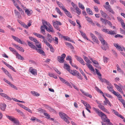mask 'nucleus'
<instances>
[{
	"instance_id": "1",
	"label": "nucleus",
	"mask_w": 125,
	"mask_h": 125,
	"mask_svg": "<svg viewBox=\"0 0 125 125\" xmlns=\"http://www.w3.org/2000/svg\"><path fill=\"white\" fill-rule=\"evenodd\" d=\"M6 117L9 119L13 122L14 125H17L18 124H20L19 121L15 117L10 116L7 115H6Z\"/></svg>"
},
{
	"instance_id": "2",
	"label": "nucleus",
	"mask_w": 125,
	"mask_h": 125,
	"mask_svg": "<svg viewBox=\"0 0 125 125\" xmlns=\"http://www.w3.org/2000/svg\"><path fill=\"white\" fill-rule=\"evenodd\" d=\"M54 27L57 30L60 31V29L58 25H61L62 24L60 22L57 21H52Z\"/></svg>"
},
{
	"instance_id": "3",
	"label": "nucleus",
	"mask_w": 125,
	"mask_h": 125,
	"mask_svg": "<svg viewBox=\"0 0 125 125\" xmlns=\"http://www.w3.org/2000/svg\"><path fill=\"white\" fill-rule=\"evenodd\" d=\"M59 115L67 123H69V121H67L66 118L67 117V115L65 114L62 112H60L59 113Z\"/></svg>"
},
{
	"instance_id": "4",
	"label": "nucleus",
	"mask_w": 125,
	"mask_h": 125,
	"mask_svg": "<svg viewBox=\"0 0 125 125\" xmlns=\"http://www.w3.org/2000/svg\"><path fill=\"white\" fill-rule=\"evenodd\" d=\"M74 57L78 61L83 65H85V62L80 57L76 55H75Z\"/></svg>"
},
{
	"instance_id": "5",
	"label": "nucleus",
	"mask_w": 125,
	"mask_h": 125,
	"mask_svg": "<svg viewBox=\"0 0 125 125\" xmlns=\"http://www.w3.org/2000/svg\"><path fill=\"white\" fill-rule=\"evenodd\" d=\"M93 110L98 114L99 116L101 115H105L104 114L102 113L98 109L94 107H93Z\"/></svg>"
},
{
	"instance_id": "6",
	"label": "nucleus",
	"mask_w": 125,
	"mask_h": 125,
	"mask_svg": "<svg viewBox=\"0 0 125 125\" xmlns=\"http://www.w3.org/2000/svg\"><path fill=\"white\" fill-rule=\"evenodd\" d=\"M114 45L117 50L121 51H123V47H121L119 45V44L118 43H114Z\"/></svg>"
},
{
	"instance_id": "7",
	"label": "nucleus",
	"mask_w": 125,
	"mask_h": 125,
	"mask_svg": "<svg viewBox=\"0 0 125 125\" xmlns=\"http://www.w3.org/2000/svg\"><path fill=\"white\" fill-rule=\"evenodd\" d=\"M90 35L92 39V40L94 42H95L97 43L98 44L99 42L98 41V39L97 37H95L94 35L91 33H90Z\"/></svg>"
},
{
	"instance_id": "8",
	"label": "nucleus",
	"mask_w": 125,
	"mask_h": 125,
	"mask_svg": "<svg viewBox=\"0 0 125 125\" xmlns=\"http://www.w3.org/2000/svg\"><path fill=\"white\" fill-rule=\"evenodd\" d=\"M29 71L33 75H37V70L35 69H33L32 67H30Z\"/></svg>"
},
{
	"instance_id": "9",
	"label": "nucleus",
	"mask_w": 125,
	"mask_h": 125,
	"mask_svg": "<svg viewBox=\"0 0 125 125\" xmlns=\"http://www.w3.org/2000/svg\"><path fill=\"white\" fill-rule=\"evenodd\" d=\"M69 72L74 76H76V74H79V72L75 70H70Z\"/></svg>"
},
{
	"instance_id": "10",
	"label": "nucleus",
	"mask_w": 125,
	"mask_h": 125,
	"mask_svg": "<svg viewBox=\"0 0 125 125\" xmlns=\"http://www.w3.org/2000/svg\"><path fill=\"white\" fill-rule=\"evenodd\" d=\"M69 72L74 76H76V74H79V72L75 70H70Z\"/></svg>"
},
{
	"instance_id": "11",
	"label": "nucleus",
	"mask_w": 125,
	"mask_h": 125,
	"mask_svg": "<svg viewBox=\"0 0 125 125\" xmlns=\"http://www.w3.org/2000/svg\"><path fill=\"white\" fill-rule=\"evenodd\" d=\"M18 105L20 106L22 108H24L25 110L28 111L29 112L32 113V111L30 109H29L27 107L25 106L22 105L21 104H19Z\"/></svg>"
},
{
	"instance_id": "12",
	"label": "nucleus",
	"mask_w": 125,
	"mask_h": 125,
	"mask_svg": "<svg viewBox=\"0 0 125 125\" xmlns=\"http://www.w3.org/2000/svg\"><path fill=\"white\" fill-rule=\"evenodd\" d=\"M12 37L17 42H19V43L21 44H22L23 43L22 41H21V40L19 39L17 37H16L15 36H13V35L12 36Z\"/></svg>"
},
{
	"instance_id": "13",
	"label": "nucleus",
	"mask_w": 125,
	"mask_h": 125,
	"mask_svg": "<svg viewBox=\"0 0 125 125\" xmlns=\"http://www.w3.org/2000/svg\"><path fill=\"white\" fill-rule=\"evenodd\" d=\"M27 42L28 45L31 48L35 50L36 49V47L33 44L32 42H30L28 41H27Z\"/></svg>"
},
{
	"instance_id": "14",
	"label": "nucleus",
	"mask_w": 125,
	"mask_h": 125,
	"mask_svg": "<svg viewBox=\"0 0 125 125\" xmlns=\"http://www.w3.org/2000/svg\"><path fill=\"white\" fill-rule=\"evenodd\" d=\"M105 115H100L99 116L101 117L102 121L104 122H107L108 119H109L107 117L106 115L104 114Z\"/></svg>"
},
{
	"instance_id": "15",
	"label": "nucleus",
	"mask_w": 125,
	"mask_h": 125,
	"mask_svg": "<svg viewBox=\"0 0 125 125\" xmlns=\"http://www.w3.org/2000/svg\"><path fill=\"white\" fill-rule=\"evenodd\" d=\"M0 95L9 100H11V98H10L9 97V96H8L7 94L4 93H0Z\"/></svg>"
},
{
	"instance_id": "16",
	"label": "nucleus",
	"mask_w": 125,
	"mask_h": 125,
	"mask_svg": "<svg viewBox=\"0 0 125 125\" xmlns=\"http://www.w3.org/2000/svg\"><path fill=\"white\" fill-rule=\"evenodd\" d=\"M25 13L28 16H29L32 13V11L28 9H25Z\"/></svg>"
},
{
	"instance_id": "17",
	"label": "nucleus",
	"mask_w": 125,
	"mask_h": 125,
	"mask_svg": "<svg viewBox=\"0 0 125 125\" xmlns=\"http://www.w3.org/2000/svg\"><path fill=\"white\" fill-rule=\"evenodd\" d=\"M40 54L42 55H43L44 56L45 55V53L42 50L40 49H38L37 48L35 49Z\"/></svg>"
},
{
	"instance_id": "18",
	"label": "nucleus",
	"mask_w": 125,
	"mask_h": 125,
	"mask_svg": "<svg viewBox=\"0 0 125 125\" xmlns=\"http://www.w3.org/2000/svg\"><path fill=\"white\" fill-rule=\"evenodd\" d=\"M56 3L59 7L61 8L62 9L63 11L64 10V9H66L65 7L62 4V3H61L59 2L58 1H56Z\"/></svg>"
},
{
	"instance_id": "19",
	"label": "nucleus",
	"mask_w": 125,
	"mask_h": 125,
	"mask_svg": "<svg viewBox=\"0 0 125 125\" xmlns=\"http://www.w3.org/2000/svg\"><path fill=\"white\" fill-rule=\"evenodd\" d=\"M100 12L103 17L107 18V17H108V16L105 12H104L102 10H101Z\"/></svg>"
},
{
	"instance_id": "20",
	"label": "nucleus",
	"mask_w": 125,
	"mask_h": 125,
	"mask_svg": "<svg viewBox=\"0 0 125 125\" xmlns=\"http://www.w3.org/2000/svg\"><path fill=\"white\" fill-rule=\"evenodd\" d=\"M117 18L118 21L121 22L122 27L123 26H124V25H125V24L123 20L122 19L119 17H118Z\"/></svg>"
},
{
	"instance_id": "21",
	"label": "nucleus",
	"mask_w": 125,
	"mask_h": 125,
	"mask_svg": "<svg viewBox=\"0 0 125 125\" xmlns=\"http://www.w3.org/2000/svg\"><path fill=\"white\" fill-rule=\"evenodd\" d=\"M63 11L67 16L70 18H71L72 17V16L71 15L70 13L66 9H64V10Z\"/></svg>"
},
{
	"instance_id": "22",
	"label": "nucleus",
	"mask_w": 125,
	"mask_h": 125,
	"mask_svg": "<svg viewBox=\"0 0 125 125\" xmlns=\"http://www.w3.org/2000/svg\"><path fill=\"white\" fill-rule=\"evenodd\" d=\"M114 85L115 87L119 91L121 92L122 94L123 93V92L120 87L118 85L116 84H114Z\"/></svg>"
},
{
	"instance_id": "23",
	"label": "nucleus",
	"mask_w": 125,
	"mask_h": 125,
	"mask_svg": "<svg viewBox=\"0 0 125 125\" xmlns=\"http://www.w3.org/2000/svg\"><path fill=\"white\" fill-rule=\"evenodd\" d=\"M103 46H101V48L103 50H106L108 48V46L106 42H105V43L104 44H102Z\"/></svg>"
},
{
	"instance_id": "24",
	"label": "nucleus",
	"mask_w": 125,
	"mask_h": 125,
	"mask_svg": "<svg viewBox=\"0 0 125 125\" xmlns=\"http://www.w3.org/2000/svg\"><path fill=\"white\" fill-rule=\"evenodd\" d=\"M86 64L90 70H91L93 72H94L95 71L93 67L91 64L88 63H86Z\"/></svg>"
},
{
	"instance_id": "25",
	"label": "nucleus",
	"mask_w": 125,
	"mask_h": 125,
	"mask_svg": "<svg viewBox=\"0 0 125 125\" xmlns=\"http://www.w3.org/2000/svg\"><path fill=\"white\" fill-rule=\"evenodd\" d=\"M81 92H82V93L85 96L89 97L90 98H91L92 97V96L91 95L89 94V93H86L84 92L82 90H81Z\"/></svg>"
},
{
	"instance_id": "26",
	"label": "nucleus",
	"mask_w": 125,
	"mask_h": 125,
	"mask_svg": "<svg viewBox=\"0 0 125 125\" xmlns=\"http://www.w3.org/2000/svg\"><path fill=\"white\" fill-rule=\"evenodd\" d=\"M40 111H42V112H43L44 113V115L46 116V118L48 119H49L50 118V116L48 114L46 113H45V111L44 110H43L42 109H41Z\"/></svg>"
},
{
	"instance_id": "27",
	"label": "nucleus",
	"mask_w": 125,
	"mask_h": 125,
	"mask_svg": "<svg viewBox=\"0 0 125 125\" xmlns=\"http://www.w3.org/2000/svg\"><path fill=\"white\" fill-rule=\"evenodd\" d=\"M98 38L102 44H104L105 43V41L101 36V34L99 36Z\"/></svg>"
},
{
	"instance_id": "28",
	"label": "nucleus",
	"mask_w": 125,
	"mask_h": 125,
	"mask_svg": "<svg viewBox=\"0 0 125 125\" xmlns=\"http://www.w3.org/2000/svg\"><path fill=\"white\" fill-rule=\"evenodd\" d=\"M6 106V105L4 103L1 104L0 105V108L1 110L4 111Z\"/></svg>"
},
{
	"instance_id": "29",
	"label": "nucleus",
	"mask_w": 125,
	"mask_h": 125,
	"mask_svg": "<svg viewBox=\"0 0 125 125\" xmlns=\"http://www.w3.org/2000/svg\"><path fill=\"white\" fill-rule=\"evenodd\" d=\"M47 38L48 41L50 42H52V38L51 35L49 34H47Z\"/></svg>"
},
{
	"instance_id": "30",
	"label": "nucleus",
	"mask_w": 125,
	"mask_h": 125,
	"mask_svg": "<svg viewBox=\"0 0 125 125\" xmlns=\"http://www.w3.org/2000/svg\"><path fill=\"white\" fill-rule=\"evenodd\" d=\"M81 35L83 37L84 39H86L87 40H88V39L86 36L85 33L83 32L82 31H80Z\"/></svg>"
},
{
	"instance_id": "31",
	"label": "nucleus",
	"mask_w": 125,
	"mask_h": 125,
	"mask_svg": "<svg viewBox=\"0 0 125 125\" xmlns=\"http://www.w3.org/2000/svg\"><path fill=\"white\" fill-rule=\"evenodd\" d=\"M116 67L117 68V70L119 72L123 74L124 73L123 71L120 68L119 65L118 64H117Z\"/></svg>"
},
{
	"instance_id": "32",
	"label": "nucleus",
	"mask_w": 125,
	"mask_h": 125,
	"mask_svg": "<svg viewBox=\"0 0 125 125\" xmlns=\"http://www.w3.org/2000/svg\"><path fill=\"white\" fill-rule=\"evenodd\" d=\"M45 27L42 26H41V32L44 35L45 34Z\"/></svg>"
},
{
	"instance_id": "33",
	"label": "nucleus",
	"mask_w": 125,
	"mask_h": 125,
	"mask_svg": "<svg viewBox=\"0 0 125 125\" xmlns=\"http://www.w3.org/2000/svg\"><path fill=\"white\" fill-rule=\"evenodd\" d=\"M100 21L102 22V23L104 24L105 25L107 24L106 21L107 20L105 19H104L102 18H100Z\"/></svg>"
},
{
	"instance_id": "34",
	"label": "nucleus",
	"mask_w": 125,
	"mask_h": 125,
	"mask_svg": "<svg viewBox=\"0 0 125 125\" xmlns=\"http://www.w3.org/2000/svg\"><path fill=\"white\" fill-rule=\"evenodd\" d=\"M25 28L27 29L31 25V24L30 23H29L27 25H26L24 23H22L21 24Z\"/></svg>"
},
{
	"instance_id": "35",
	"label": "nucleus",
	"mask_w": 125,
	"mask_h": 125,
	"mask_svg": "<svg viewBox=\"0 0 125 125\" xmlns=\"http://www.w3.org/2000/svg\"><path fill=\"white\" fill-rule=\"evenodd\" d=\"M57 60L60 63H63L64 62V59L61 58L60 56H58L57 57Z\"/></svg>"
},
{
	"instance_id": "36",
	"label": "nucleus",
	"mask_w": 125,
	"mask_h": 125,
	"mask_svg": "<svg viewBox=\"0 0 125 125\" xmlns=\"http://www.w3.org/2000/svg\"><path fill=\"white\" fill-rule=\"evenodd\" d=\"M46 30L49 32H54V31L53 30V28H49L47 27H46L45 28Z\"/></svg>"
},
{
	"instance_id": "37",
	"label": "nucleus",
	"mask_w": 125,
	"mask_h": 125,
	"mask_svg": "<svg viewBox=\"0 0 125 125\" xmlns=\"http://www.w3.org/2000/svg\"><path fill=\"white\" fill-rule=\"evenodd\" d=\"M16 54L17 57V58L18 59L21 60H22L24 58L21 55L18 54V53H16Z\"/></svg>"
},
{
	"instance_id": "38",
	"label": "nucleus",
	"mask_w": 125,
	"mask_h": 125,
	"mask_svg": "<svg viewBox=\"0 0 125 125\" xmlns=\"http://www.w3.org/2000/svg\"><path fill=\"white\" fill-rule=\"evenodd\" d=\"M86 10L87 13H88L89 15H92L93 14V13L90 9L86 8Z\"/></svg>"
},
{
	"instance_id": "39",
	"label": "nucleus",
	"mask_w": 125,
	"mask_h": 125,
	"mask_svg": "<svg viewBox=\"0 0 125 125\" xmlns=\"http://www.w3.org/2000/svg\"><path fill=\"white\" fill-rule=\"evenodd\" d=\"M14 12L15 15L18 16V18L20 19L21 16L20 15V13L16 10H14Z\"/></svg>"
},
{
	"instance_id": "40",
	"label": "nucleus",
	"mask_w": 125,
	"mask_h": 125,
	"mask_svg": "<svg viewBox=\"0 0 125 125\" xmlns=\"http://www.w3.org/2000/svg\"><path fill=\"white\" fill-rule=\"evenodd\" d=\"M31 94L34 96H38L40 95V94L36 92L35 91H31Z\"/></svg>"
},
{
	"instance_id": "41",
	"label": "nucleus",
	"mask_w": 125,
	"mask_h": 125,
	"mask_svg": "<svg viewBox=\"0 0 125 125\" xmlns=\"http://www.w3.org/2000/svg\"><path fill=\"white\" fill-rule=\"evenodd\" d=\"M64 67L68 71L70 70V67L69 65L65 64L64 65Z\"/></svg>"
},
{
	"instance_id": "42",
	"label": "nucleus",
	"mask_w": 125,
	"mask_h": 125,
	"mask_svg": "<svg viewBox=\"0 0 125 125\" xmlns=\"http://www.w3.org/2000/svg\"><path fill=\"white\" fill-rule=\"evenodd\" d=\"M104 105H106L108 104L110 106H112V104H111L110 102L108 100H107V101H104Z\"/></svg>"
},
{
	"instance_id": "43",
	"label": "nucleus",
	"mask_w": 125,
	"mask_h": 125,
	"mask_svg": "<svg viewBox=\"0 0 125 125\" xmlns=\"http://www.w3.org/2000/svg\"><path fill=\"white\" fill-rule=\"evenodd\" d=\"M109 33L108 34L111 35L115 34L116 33V31L111 30L110 31H109Z\"/></svg>"
},
{
	"instance_id": "44",
	"label": "nucleus",
	"mask_w": 125,
	"mask_h": 125,
	"mask_svg": "<svg viewBox=\"0 0 125 125\" xmlns=\"http://www.w3.org/2000/svg\"><path fill=\"white\" fill-rule=\"evenodd\" d=\"M16 48L21 52H24V50L23 49L22 47H20L19 45H18Z\"/></svg>"
},
{
	"instance_id": "45",
	"label": "nucleus",
	"mask_w": 125,
	"mask_h": 125,
	"mask_svg": "<svg viewBox=\"0 0 125 125\" xmlns=\"http://www.w3.org/2000/svg\"><path fill=\"white\" fill-rule=\"evenodd\" d=\"M114 94L118 97L120 98H122V96L119 93H117L116 92H114Z\"/></svg>"
},
{
	"instance_id": "46",
	"label": "nucleus",
	"mask_w": 125,
	"mask_h": 125,
	"mask_svg": "<svg viewBox=\"0 0 125 125\" xmlns=\"http://www.w3.org/2000/svg\"><path fill=\"white\" fill-rule=\"evenodd\" d=\"M107 89L109 90V91L112 93L114 94V92H115L111 87L109 86H108L107 87Z\"/></svg>"
},
{
	"instance_id": "47",
	"label": "nucleus",
	"mask_w": 125,
	"mask_h": 125,
	"mask_svg": "<svg viewBox=\"0 0 125 125\" xmlns=\"http://www.w3.org/2000/svg\"><path fill=\"white\" fill-rule=\"evenodd\" d=\"M98 106L99 108L101 110H102L103 111H105V110L106 108H105L103 105H98Z\"/></svg>"
},
{
	"instance_id": "48",
	"label": "nucleus",
	"mask_w": 125,
	"mask_h": 125,
	"mask_svg": "<svg viewBox=\"0 0 125 125\" xmlns=\"http://www.w3.org/2000/svg\"><path fill=\"white\" fill-rule=\"evenodd\" d=\"M5 74H6V75H7L11 79L13 80L12 78L11 77L10 74L7 70L5 72Z\"/></svg>"
},
{
	"instance_id": "49",
	"label": "nucleus",
	"mask_w": 125,
	"mask_h": 125,
	"mask_svg": "<svg viewBox=\"0 0 125 125\" xmlns=\"http://www.w3.org/2000/svg\"><path fill=\"white\" fill-rule=\"evenodd\" d=\"M65 44L66 45L68 46L71 48L73 49V47L71 43L68 42H66Z\"/></svg>"
},
{
	"instance_id": "50",
	"label": "nucleus",
	"mask_w": 125,
	"mask_h": 125,
	"mask_svg": "<svg viewBox=\"0 0 125 125\" xmlns=\"http://www.w3.org/2000/svg\"><path fill=\"white\" fill-rule=\"evenodd\" d=\"M52 40L54 41L55 42H54L56 44H58V38L56 37H55L54 38H52Z\"/></svg>"
},
{
	"instance_id": "51",
	"label": "nucleus",
	"mask_w": 125,
	"mask_h": 125,
	"mask_svg": "<svg viewBox=\"0 0 125 125\" xmlns=\"http://www.w3.org/2000/svg\"><path fill=\"white\" fill-rule=\"evenodd\" d=\"M99 78L100 80V81L102 82L105 83L106 80L105 79H103L101 76H99L98 77Z\"/></svg>"
},
{
	"instance_id": "52",
	"label": "nucleus",
	"mask_w": 125,
	"mask_h": 125,
	"mask_svg": "<svg viewBox=\"0 0 125 125\" xmlns=\"http://www.w3.org/2000/svg\"><path fill=\"white\" fill-rule=\"evenodd\" d=\"M75 9L76 11V13L77 14L79 15L81 13V11L78 7L76 8Z\"/></svg>"
},
{
	"instance_id": "53",
	"label": "nucleus",
	"mask_w": 125,
	"mask_h": 125,
	"mask_svg": "<svg viewBox=\"0 0 125 125\" xmlns=\"http://www.w3.org/2000/svg\"><path fill=\"white\" fill-rule=\"evenodd\" d=\"M55 10L57 12L60 14L61 15H62V13L60 11L59 9L58 8H55Z\"/></svg>"
},
{
	"instance_id": "54",
	"label": "nucleus",
	"mask_w": 125,
	"mask_h": 125,
	"mask_svg": "<svg viewBox=\"0 0 125 125\" xmlns=\"http://www.w3.org/2000/svg\"><path fill=\"white\" fill-rule=\"evenodd\" d=\"M9 49L11 51L13 52L14 53H16H16H17V51L14 49L13 48L11 47H10L9 48Z\"/></svg>"
},
{
	"instance_id": "55",
	"label": "nucleus",
	"mask_w": 125,
	"mask_h": 125,
	"mask_svg": "<svg viewBox=\"0 0 125 125\" xmlns=\"http://www.w3.org/2000/svg\"><path fill=\"white\" fill-rule=\"evenodd\" d=\"M79 7L83 10L84 9V7L83 5L82 4L80 3V2L78 3Z\"/></svg>"
},
{
	"instance_id": "56",
	"label": "nucleus",
	"mask_w": 125,
	"mask_h": 125,
	"mask_svg": "<svg viewBox=\"0 0 125 125\" xmlns=\"http://www.w3.org/2000/svg\"><path fill=\"white\" fill-rule=\"evenodd\" d=\"M103 6L107 10L111 7L110 5L107 6L106 5H104Z\"/></svg>"
},
{
	"instance_id": "57",
	"label": "nucleus",
	"mask_w": 125,
	"mask_h": 125,
	"mask_svg": "<svg viewBox=\"0 0 125 125\" xmlns=\"http://www.w3.org/2000/svg\"><path fill=\"white\" fill-rule=\"evenodd\" d=\"M102 30L103 32L108 34L109 30L108 29H102Z\"/></svg>"
},
{
	"instance_id": "58",
	"label": "nucleus",
	"mask_w": 125,
	"mask_h": 125,
	"mask_svg": "<svg viewBox=\"0 0 125 125\" xmlns=\"http://www.w3.org/2000/svg\"><path fill=\"white\" fill-rule=\"evenodd\" d=\"M95 89L96 91L99 92L100 93L103 94V92L101 90H100L98 87H95Z\"/></svg>"
},
{
	"instance_id": "59",
	"label": "nucleus",
	"mask_w": 125,
	"mask_h": 125,
	"mask_svg": "<svg viewBox=\"0 0 125 125\" xmlns=\"http://www.w3.org/2000/svg\"><path fill=\"white\" fill-rule=\"evenodd\" d=\"M84 105L86 107V108H91V106L87 103L86 104H84Z\"/></svg>"
},
{
	"instance_id": "60",
	"label": "nucleus",
	"mask_w": 125,
	"mask_h": 125,
	"mask_svg": "<svg viewBox=\"0 0 125 125\" xmlns=\"http://www.w3.org/2000/svg\"><path fill=\"white\" fill-rule=\"evenodd\" d=\"M85 17L87 21H88L89 23H90L91 22H92V20L91 19L88 17Z\"/></svg>"
},
{
	"instance_id": "61",
	"label": "nucleus",
	"mask_w": 125,
	"mask_h": 125,
	"mask_svg": "<svg viewBox=\"0 0 125 125\" xmlns=\"http://www.w3.org/2000/svg\"><path fill=\"white\" fill-rule=\"evenodd\" d=\"M36 46L39 48H40L41 47V45L40 43L39 42L38 43L36 44Z\"/></svg>"
},
{
	"instance_id": "62",
	"label": "nucleus",
	"mask_w": 125,
	"mask_h": 125,
	"mask_svg": "<svg viewBox=\"0 0 125 125\" xmlns=\"http://www.w3.org/2000/svg\"><path fill=\"white\" fill-rule=\"evenodd\" d=\"M42 23L43 24L44 26L45 27V28L46 27H47L46 26V25H47V24L48 23L47 21H44L42 22Z\"/></svg>"
},
{
	"instance_id": "63",
	"label": "nucleus",
	"mask_w": 125,
	"mask_h": 125,
	"mask_svg": "<svg viewBox=\"0 0 125 125\" xmlns=\"http://www.w3.org/2000/svg\"><path fill=\"white\" fill-rule=\"evenodd\" d=\"M96 72L97 74L100 76H101V74L99 72V71L96 69H95Z\"/></svg>"
},
{
	"instance_id": "64",
	"label": "nucleus",
	"mask_w": 125,
	"mask_h": 125,
	"mask_svg": "<svg viewBox=\"0 0 125 125\" xmlns=\"http://www.w3.org/2000/svg\"><path fill=\"white\" fill-rule=\"evenodd\" d=\"M108 11L113 14H115V12L113 11L111 7L110 8L109 10H108Z\"/></svg>"
}]
</instances>
